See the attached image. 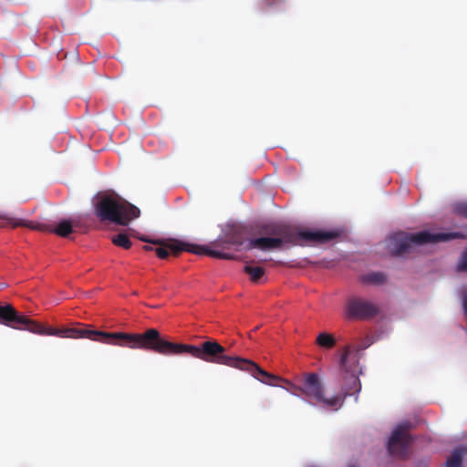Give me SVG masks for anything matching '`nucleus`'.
Listing matches in <instances>:
<instances>
[{"instance_id": "1", "label": "nucleus", "mask_w": 467, "mask_h": 467, "mask_svg": "<svg viewBox=\"0 0 467 467\" xmlns=\"http://www.w3.org/2000/svg\"><path fill=\"white\" fill-rule=\"evenodd\" d=\"M69 338H88L103 344L142 349L163 356L189 355L207 363L224 365L248 372L264 384L276 386L284 379L263 369L254 361L237 356H229L226 349L216 340L209 339L199 345L176 343L161 336L156 328H149L143 333L104 332L86 327H70Z\"/></svg>"}, {"instance_id": "2", "label": "nucleus", "mask_w": 467, "mask_h": 467, "mask_svg": "<svg viewBox=\"0 0 467 467\" xmlns=\"http://www.w3.org/2000/svg\"><path fill=\"white\" fill-rule=\"evenodd\" d=\"M351 353L350 346H346L340 358V369L345 373V384L341 387L342 396L325 397V389L319 377L316 373H308L305 376V379L301 386L294 387L292 393L295 395H304L310 401L322 404L327 408H335V410L342 407L344 399L358 393L361 389V384L358 378L354 373H348L347 370V359Z\"/></svg>"}, {"instance_id": "3", "label": "nucleus", "mask_w": 467, "mask_h": 467, "mask_svg": "<svg viewBox=\"0 0 467 467\" xmlns=\"http://www.w3.org/2000/svg\"><path fill=\"white\" fill-rule=\"evenodd\" d=\"M95 215L101 222H110L127 226L140 216V209L128 202L115 192H100L94 203Z\"/></svg>"}, {"instance_id": "4", "label": "nucleus", "mask_w": 467, "mask_h": 467, "mask_svg": "<svg viewBox=\"0 0 467 467\" xmlns=\"http://www.w3.org/2000/svg\"><path fill=\"white\" fill-rule=\"evenodd\" d=\"M261 234L273 238L284 239V243L293 245L325 244L339 235L336 231H312L275 223L263 225Z\"/></svg>"}, {"instance_id": "5", "label": "nucleus", "mask_w": 467, "mask_h": 467, "mask_svg": "<svg viewBox=\"0 0 467 467\" xmlns=\"http://www.w3.org/2000/svg\"><path fill=\"white\" fill-rule=\"evenodd\" d=\"M0 324L18 330H27L41 336H57L68 337L70 327L56 328L36 322L26 316L20 314L11 304L0 303Z\"/></svg>"}, {"instance_id": "6", "label": "nucleus", "mask_w": 467, "mask_h": 467, "mask_svg": "<svg viewBox=\"0 0 467 467\" xmlns=\"http://www.w3.org/2000/svg\"><path fill=\"white\" fill-rule=\"evenodd\" d=\"M458 233H437L421 231L416 234H408L400 232L392 234L389 241V250L394 255L404 256L410 254L417 246L426 244H437L461 237Z\"/></svg>"}, {"instance_id": "7", "label": "nucleus", "mask_w": 467, "mask_h": 467, "mask_svg": "<svg viewBox=\"0 0 467 467\" xmlns=\"http://www.w3.org/2000/svg\"><path fill=\"white\" fill-rule=\"evenodd\" d=\"M140 240L145 243H151L153 244H159L160 246L155 249L157 256L161 259H165L170 254L178 255L183 251L191 252L193 254H204L209 256L219 258V259H232L234 256L230 254L220 252L217 250L209 249L205 246H197L188 243H183L177 239H170L168 241L161 240H150L146 237H140Z\"/></svg>"}, {"instance_id": "8", "label": "nucleus", "mask_w": 467, "mask_h": 467, "mask_svg": "<svg viewBox=\"0 0 467 467\" xmlns=\"http://www.w3.org/2000/svg\"><path fill=\"white\" fill-rule=\"evenodd\" d=\"M3 218L6 220L7 223L13 228L23 226L41 232L54 233L61 237H67L71 233H73V226L75 225L74 221L67 219L60 221L56 226H54L53 224L47 223H35L5 216Z\"/></svg>"}, {"instance_id": "9", "label": "nucleus", "mask_w": 467, "mask_h": 467, "mask_svg": "<svg viewBox=\"0 0 467 467\" xmlns=\"http://www.w3.org/2000/svg\"><path fill=\"white\" fill-rule=\"evenodd\" d=\"M410 422L398 425L392 431L388 441V452L391 456L405 458L408 455L409 445L412 441L409 433Z\"/></svg>"}, {"instance_id": "10", "label": "nucleus", "mask_w": 467, "mask_h": 467, "mask_svg": "<svg viewBox=\"0 0 467 467\" xmlns=\"http://www.w3.org/2000/svg\"><path fill=\"white\" fill-rule=\"evenodd\" d=\"M379 312V306L369 300L354 296L347 301L346 313L349 318L369 319L377 316Z\"/></svg>"}, {"instance_id": "11", "label": "nucleus", "mask_w": 467, "mask_h": 467, "mask_svg": "<svg viewBox=\"0 0 467 467\" xmlns=\"http://www.w3.org/2000/svg\"><path fill=\"white\" fill-rule=\"evenodd\" d=\"M285 244V243H284V239L265 236L249 240L247 248H256L262 251H270L275 249H281Z\"/></svg>"}, {"instance_id": "12", "label": "nucleus", "mask_w": 467, "mask_h": 467, "mask_svg": "<svg viewBox=\"0 0 467 467\" xmlns=\"http://www.w3.org/2000/svg\"><path fill=\"white\" fill-rule=\"evenodd\" d=\"M254 261L247 263L244 267V272L249 276L252 283L258 284L262 281L265 270V268L257 265H254Z\"/></svg>"}, {"instance_id": "13", "label": "nucleus", "mask_w": 467, "mask_h": 467, "mask_svg": "<svg viewBox=\"0 0 467 467\" xmlns=\"http://www.w3.org/2000/svg\"><path fill=\"white\" fill-rule=\"evenodd\" d=\"M316 343L323 348L330 349L336 345V338L332 334L322 332L318 334Z\"/></svg>"}, {"instance_id": "14", "label": "nucleus", "mask_w": 467, "mask_h": 467, "mask_svg": "<svg viewBox=\"0 0 467 467\" xmlns=\"http://www.w3.org/2000/svg\"><path fill=\"white\" fill-rule=\"evenodd\" d=\"M111 242L116 246L121 247L123 249H130L132 245L131 241L129 236L125 233H120L111 237Z\"/></svg>"}, {"instance_id": "15", "label": "nucleus", "mask_w": 467, "mask_h": 467, "mask_svg": "<svg viewBox=\"0 0 467 467\" xmlns=\"http://www.w3.org/2000/svg\"><path fill=\"white\" fill-rule=\"evenodd\" d=\"M365 283L381 285L386 282V275L380 272L368 274L362 277Z\"/></svg>"}, {"instance_id": "16", "label": "nucleus", "mask_w": 467, "mask_h": 467, "mask_svg": "<svg viewBox=\"0 0 467 467\" xmlns=\"http://www.w3.org/2000/svg\"><path fill=\"white\" fill-rule=\"evenodd\" d=\"M462 457L458 451H454L452 455L447 460L446 467H461Z\"/></svg>"}, {"instance_id": "17", "label": "nucleus", "mask_w": 467, "mask_h": 467, "mask_svg": "<svg viewBox=\"0 0 467 467\" xmlns=\"http://www.w3.org/2000/svg\"><path fill=\"white\" fill-rule=\"evenodd\" d=\"M455 210L457 213L467 218V202L457 204Z\"/></svg>"}, {"instance_id": "18", "label": "nucleus", "mask_w": 467, "mask_h": 467, "mask_svg": "<svg viewBox=\"0 0 467 467\" xmlns=\"http://www.w3.org/2000/svg\"><path fill=\"white\" fill-rule=\"evenodd\" d=\"M458 269L461 271H467V250L462 253V261L458 265Z\"/></svg>"}, {"instance_id": "19", "label": "nucleus", "mask_w": 467, "mask_h": 467, "mask_svg": "<svg viewBox=\"0 0 467 467\" xmlns=\"http://www.w3.org/2000/svg\"><path fill=\"white\" fill-rule=\"evenodd\" d=\"M224 243H228V244H237L236 242L233 241L231 239H227L226 241H224Z\"/></svg>"}, {"instance_id": "20", "label": "nucleus", "mask_w": 467, "mask_h": 467, "mask_svg": "<svg viewBox=\"0 0 467 467\" xmlns=\"http://www.w3.org/2000/svg\"><path fill=\"white\" fill-rule=\"evenodd\" d=\"M143 249L146 250V251H151L152 250V247L151 246H149V245H144L143 246Z\"/></svg>"}, {"instance_id": "21", "label": "nucleus", "mask_w": 467, "mask_h": 467, "mask_svg": "<svg viewBox=\"0 0 467 467\" xmlns=\"http://www.w3.org/2000/svg\"><path fill=\"white\" fill-rule=\"evenodd\" d=\"M349 467H356V466L352 465V466H349Z\"/></svg>"}]
</instances>
